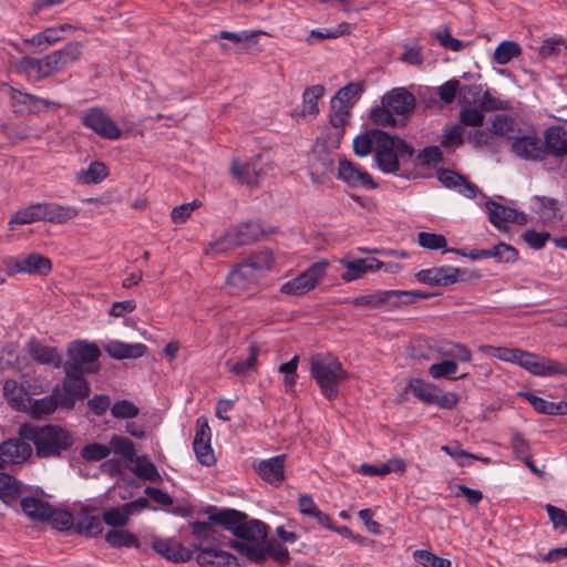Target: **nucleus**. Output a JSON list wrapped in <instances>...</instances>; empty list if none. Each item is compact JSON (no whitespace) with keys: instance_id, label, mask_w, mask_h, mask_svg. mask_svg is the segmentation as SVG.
I'll list each match as a JSON object with an SVG mask.
<instances>
[{"instance_id":"f257e3e1","label":"nucleus","mask_w":567,"mask_h":567,"mask_svg":"<svg viewBox=\"0 0 567 567\" xmlns=\"http://www.w3.org/2000/svg\"><path fill=\"white\" fill-rule=\"evenodd\" d=\"M209 513V520L230 532L237 539L229 540L228 545L248 560L262 557L261 543L266 542L268 526L235 508H219L209 505L204 509Z\"/></svg>"},{"instance_id":"f03ea898","label":"nucleus","mask_w":567,"mask_h":567,"mask_svg":"<svg viewBox=\"0 0 567 567\" xmlns=\"http://www.w3.org/2000/svg\"><path fill=\"white\" fill-rule=\"evenodd\" d=\"M19 436L31 442L39 458H61L69 454L75 436L66 427L47 423L43 425L25 422L18 430Z\"/></svg>"},{"instance_id":"7ed1b4c3","label":"nucleus","mask_w":567,"mask_h":567,"mask_svg":"<svg viewBox=\"0 0 567 567\" xmlns=\"http://www.w3.org/2000/svg\"><path fill=\"white\" fill-rule=\"evenodd\" d=\"M68 359L62 363L65 377L63 382L78 392V395L87 398L90 385L84 373H93L99 369L97 360L101 350L95 343L75 340L68 346Z\"/></svg>"},{"instance_id":"20e7f679","label":"nucleus","mask_w":567,"mask_h":567,"mask_svg":"<svg viewBox=\"0 0 567 567\" xmlns=\"http://www.w3.org/2000/svg\"><path fill=\"white\" fill-rule=\"evenodd\" d=\"M398 136L390 135L380 128L367 130L353 140V152L358 156H367L375 148V162L384 174L396 172L398 161L394 154Z\"/></svg>"},{"instance_id":"39448f33","label":"nucleus","mask_w":567,"mask_h":567,"mask_svg":"<svg viewBox=\"0 0 567 567\" xmlns=\"http://www.w3.org/2000/svg\"><path fill=\"white\" fill-rule=\"evenodd\" d=\"M310 377L317 382L322 395L333 401L339 395V384L348 372L331 353H318L310 358Z\"/></svg>"},{"instance_id":"423d86ee","label":"nucleus","mask_w":567,"mask_h":567,"mask_svg":"<svg viewBox=\"0 0 567 567\" xmlns=\"http://www.w3.org/2000/svg\"><path fill=\"white\" fill-rule=\"evenodd\" d=\"M394 154L398 161V169L391 174L405 179L414 178L419 167H430L443 161L440 146H426L416 154L413 146L399 136Z\"/></svg>"},{"instance_id":"0eeeda50","label":"nucleus","mask_w":567,"mask_h":567,"mask_svg":"<svg viewBox=\"0 0 567 567\" xmlns=\"http://www.w3.org/2000/svg\"><path fill=\"white\" fill-rule=\"evenodd\" d=\"M49 520H51L53 528L69 534L96 536L103 530L99 517L91 515L86 509L75 518L71 512L52 506V515H50Z\"/></svg>"},{"instance_id":"6e6552de","label":"nucleus","mask_w":567,"mask_h":567,"mask_svg":"<svg viewBox=\"0 0 567 567\" xmlns=\"http://www.w3.org/2000/svg\"><path fill=\"white\" fill-rule=\"evenodd\" d=\"M84 399L62 382V391L56 386L51 394L33 400L30 404L29 414L33 420H40L53 413L59 406L73 410L76 401Z\"/></svg>"},{"instance_id":"1a4fd4ad","label":"nucleus","mask_w":567,"mask_h":567,"mask_svg":"<svg viewBox=\"0 0 567 567\" xmlns=\"http://www.w3.org/2000/svg\"><path fill=\"white\" fill-rule=\"evenodd\" d=\"M328 267L329 261L326 259L313 262L297 277L285 282L280 287V292L296 297L308 293L313 290L318 286L319 281L326 276Z\"/></svg>"},{"instance_id":"9d476101","label":"nucleus","mask_w":567,"mask_h":567,"mask_svg":"<svg viewBox=\"0 0 567 567\" xmlns=\"http://www.w3.org/2000/svg\"><path fill=\"white\" fill-rule=\"evenodd\" d=\"M32 455V447L29 441L20 439H8L0 443V464L3 470L8 465L23 464Z\"/></svg>"},{"instance_id":"9b49d317","label":"nucleus","mask_w":567,"mask_h":567,"mask_svg":"<svg viewBox=\"0 0 567 567\" xmlns=\"http://www.w3.org/2000/svg\"><path fill=\"white\" fill-rule=\"evenodd\" d=\"M338 177L350 187H363L367 189H375L379 187L378 183L373 181L372 176L367 171L354 165L347 158L339 161Z\"/></svg>"},{"instance_id":"f8f14e48","label":"nucleus","mask_w":567,"mask_h":567,"mask_svg":"<svg viewBox=\"0 0 567 567\" xmlns=\"http://www.w3.org/2000/svg\"><path fill=\"white\" fill-rule=\"evenodd\" d=\"M198 550L196 561L200 567H240L238 559L229 551L217 548H202L199 544H193Z\"/></svg>"},{"instance_id":"ddd939ff","label":"nucleus","mask_w":567,"mask_h":567,"mask_svg":"<svg viewBox=\"0 0 567 567\" xmlns=\"http://www.w3.org/2000/svg\"><path fill=\"white\" fill-rule=\"evenodd\" d=\"M436 176L443 186L450 189H455L458 194L467 198H475L478 193V187L475 184L470 182L464 175L453 169L439 168Z\"/></svg>"},{"instance_id":"4468645a","label":"nucleus","mask_w":567,"mask_h":567,"mask_svg":"<svg viewBox=\"0 0 567 567\" xmlns=\"http://www.w3.org/2000/svg\"><path fill=\"white\" fill-rule=\"evenodd\" d=\"M381 103L396 115H408L415 107V96L405 87H395L382 96Z\"/></svg>"},{"instance_id":"2eb2a0df","label":"nucleus","mask_w":567,"mask_h":567,"mask_svg":"<svg viewBox=\"0 0 567 567\" xmlns=\"http://www.w3.org/2000/svg\"><path fill=\"white\" fill-rule=\"evenodd\" d=\"M13 266L18 272L38 275L42 277L48 276L52 271L51 259L39 252L17 257Z\"/></svg>"},{"instance_id":"dca6fc26","label":"nucleus","mask_w":567,"mask_h":567,"mask_svg":"<svg viewBox=\"0 0 567 567\" xmlns=\"http://www.w3.org/2000/svg\"><path fill=\"white\" fill-rule=\"evenodd\" d=\"M286 455H277L254 464L255 471L267 483L279 485L285 478Z\"/></svg>"},{"instance_id":"f3484780","label":"nucleus","mask_w":567,"mask_h":567,"mask_svg":"<svg viewBox=\"0 0 567 567\" xmlns=\"http://www.w3.org/2000/svg\"><path fill=\"white\" fill-rule=\"evenodd\" d=\"M25 349L30 358L40 364L60 368L63 363V358L55 347L44 346L34 337L29 340Z\"/></svg>"},{"instance_id":"a211bd4d","label":"nucleus","mask_w":567,"mask_h":567,"mask_svg":"<svg viewBox=\"0 0 567 567\" xmlns=\"http://www.w3.org/2000/svg\"><path fill=\"white\" fill-rule=\"evenodd\" d=\"M544 156L550 154L556 157L567 155V131L560 125L546 128L543 143Z\"/></svg>"},{"instance_id":"6ab92c4d","label":"nucleus","mask_w":567,"mask_h":567,"mask_svg":"<svg viewBox=\"0 0 567 567\" xmlns=\"http://www.w3.org/2000/svg\"><path fill=\"white\" fill-rule=\"evenodd\" d=\"M156 554L172 563H185L192 559L193 553L179 543L155 538L152 544Z\"/></svg>"},{"instance_id":"aec40b11","label":"nucleus","mask_w":567,"mask_h":567,"mask_svg":"<svg viewBox=\"0 0 567 567\" xmlns=\"http://www.w3.org/2000/svg\"><path fill=\"white\" fill-rule=\"evenodd\" d=\"M512 151L524 159L540 161L544 158L543 143L534 135L514 137Z\"/></svg>"},{"instance_id":"412c9836","label":"nucleus","mask_w":567,"mask_h":567,"mask_svg":"<svg viewBox=\"0 0 567 567\" xmlns=\"http://www.w3.org/2000/svg\"><path fill=\"white\" fill-rule=\"evenodd\" d=\"M415 278L419 282L433 287H447L456 284V279L452 277V266L422 269L415 274Z\"/></svg>"},{"instance_id":"4be33fe9","label":"nucleus","mask_w":567,"mask_h":567,"mask_svg":"<svg viewBox=\"0 0 567 567\" xmlns=\"http://www.w3.org/2000/svg\"><path fill=\"white\" fill-rule=\"evenodd\" d=\"M382 306L400 307L402 305L414 303L422 299H427L435 293L424 292L422 290H380Z\"/></svg>"},{"instance_id":"5701e85b","label":"nucleus","mask_w":567,"mask_h":567,"mask_svg":"<svg viewBox=\"0 0 567 567\" xmlns=\"http://www.w3.org/2000/svg\"><path fill=\"white\" fill-rule=\"evenodd\" d=\"M309 167L312 176L323 177L330 174L334 167L331 150L322 144H317L309 159Z\"/></svg>"},{"instance_id":"b1692460","label":"nucleus","mask_w":567,"mask_h":567,"mask_svg":"<svg viewBox=\"0 0 567 567\" xmlns=\"http://www.w3.org/2000/svg\"><path fill=\"white\" fill-rule=\"evenodd\" d=\"M22 512L33 520L45 522L52 515V505L34 496H25L20 501Z\"/></svg>"},{"instance_id":"393cba45","label":"nucleus","mask_w":567,"mask_h":567,"mask_svg":"<svg viewBox=\"0 0 567 567\" xmlns=\"http://www.w3.org/2000/svg\"><path fill=\"white\" fill-rule=\"evenodd\" d=\"M147 352L144 343H125L117 340L109 341V357L116 360L138 359Z\"/></svg>"},{"instance_id":"a878e982","label":"nucleus","mask_w":567,"mask_h":567,"mask_svg":"<svg viewBox=\"0 0 567 567\" xmlns=\"http://www.w3.org/2000/svg\"><path fill=\"white\" fill-rule=\"evenodd\" d=\"M235 245L245 246L259 240L265 231L261 225L257 221H246L239 224L236 228L231 229Z\"/></svg>"},{"instance_id":"bb28decb","label":"nucleus","mask_w":567,"mask_h":567,"mask_svg":"<svg viewBox=\"0 0 567 567\" xmlns=\"http://www.w3.org/2000/svg\"><path fill=\"white\" fill-rule=\"evenodd\" d=\"M261 276L254 271L244 259L228 274L227 282L231 286L246 288L251 284H257Z\"/></svg>"},{"instance_id":"cd10ccee","label":"nucleus","mask_w":567,"mask_h":567,"mask_svg":"<svg viewBox=\"0 0 567 567\" xmlns=\"http://www.w3.org/2000/svg\"><path fill=\"white\" fill-rule=\"evenodd\" d=\"M10 101L16 114L40 112V107H37L39 96L22 92L13 86H10Z\"/></svg>"},{"instance_id":"c85d7f7f","label":"nucleus","mask_w":567,"mask_h":567,"mask_svg":"<svg viewBox=\"0 0 567 567\" xmlns=\"http://www.w3.org/2000/svg\"><path fill=\"white\" fill-rule=\"evenodd\" d=\"M485 207L488 210V220L499 230L506 228L504 226L505 223L516 221V210L513 208L504 206L492 199L485 202Z\"/></svg>"},{"instance_id":"c756f323","label":"nucleus","mask_w":567,"mask_h":567,"mask_svg":"<svg viewBox=\"0 0 567 567\" xmlns=\"http://www.w3.org/2000/svg\"><path fill=\"white\" fill-rule=\"evenodd\" d=\"M44 216V203L31 204L18 210L9 220V226L13 229V225H24L40 220L45 221Z\"/></svg>"},{"instance_id":"7c9ffc66","label":"nucleus","mask_w":567,"mask_h":567,"mask_svg":"<svg viewBox=\"0 0 567 567\" xmlns=\"http://www.w3.org/2000/svg\"><path fill=\"white\" fill-rule=\"evenodd\" d=\"M230 172L241 184L255 186L258 184L261 169L255 162L241 164L238 161H233Z\"/></svg>"},{"instance_id":"2f4dec72","label":"nucleus","mask_w":567,"mask_h":567,"mask_svg":"<svg viewBox=\"0 0 567 567\" xmlns=\"http://www.w3.org/2000/svg\"><path fill=\"white\" fill-rule=\"evenodd\" d=\"M21 483L14 476L0 472V499L4 504H12L21 497Z\"/></svg>"},{"instance_id":"473e14b6","label":"nucleus","mask_w":567,"mask_h":567,"mask_svg":"<svg viewBox=\"0 0 567 567\" xmlns=\"http://www.w3.org/2000/svg\"><path fill=\"white\" fill-rule=\"evenodd\" d=\"M45 221L63 224L78 216V209L58 203H44Z\"/></svg>"},{"instance_id":"72a5a7b5","label":"nucleus","mask_w":567,"mask_h":567,"mask_svg":"<svg viewBox=\"0 0 567 567\" xmlns=\"http://www.w3.org/2000/svg\"><path fill=\"white\" fill-rule=\"evenodd\" d=\"M324 86L316 84L305 90L302 94V109L299 113L301 116H316L319 113L318 101L324 94Z\"/></svg>"},{"instance_id":"f704fd0d","label":"nucleus","mask_w":567,"mask_h":567,"mask_svg":"<svg viewBox=\"0 0 567 567\" xmlns=\"http://www.w3.org/2000/svg\"><path fill=\"white\" fill-rule=\"evenodd\" d=\"M71 29L72 25L68 23L61 24L56 28H47L43 31L34 34L31 39H25L24 42L35 47L54 44L55 42L63 39V31Z\"/></svg>"},{"instance_id":"c9c22d12","label":"nucleus","mask_w":567,"mask_h":567,"mask_svg":"<svg viewBox=\"0 0 567 567\" xmlns=\"http://www.w3.org/2000/svg\"><path fill=\"white\" fill-rule=\"evenodd\" d=\"M132 463H134V466L131 470L138 478L153 483L161 481V475L157 467L150 461L146 455H136Z\"/></svg>"},{"instance_id":"e433bc0d","label":"nucleus","mask_w":567,"mask_h":567,"mask_svg":"<svg viewBox=\"0 0 567 567\" xmlns=\"http://www.w3.org/2000/svg\"><path fill=\"white\" fill-rule=\"evenodd\" d=\"M261 550L262 557H260V559H250V561L260 564L266 560L267 556H270L280 565H286L290 559L288 549L284 547L280 543L276 542L275 539L268 543H261Z\"/></svg>"},{"instance_id":"4c0bfd02","label":"nucleus","mask_w":567,"mask_h":567,"mask_svg":"<svg viewBox=\"0 0 567 567\" xmlns=\"http://www.w3.org/2000/svg\"><path fill=\"white\" fill-rule=\"evenodd\" d=\"M111 451L127 462H133L136 456L134 443L130 439L116 434L109 441V453Z\"/></svg>"},{"instance_id":"58836bf2","label":"nucleus","mask_w":567,"mask_h":567,"mask_svg":"<svg viewBox=\"0 0 567 567\" xmlns=\"http://www.w3.org/2000/svg\"><path fill=\"white\" fill-rule=\"evenodd\" d=\"M109 546L114 548H140L141 542L138 537L127 529H110Z\"/></svg>"},{"instance_id":"ea45409f","label":"nucleus","mask_w":567,"mask_h":567,"mask_svg":"<svg viewBox=\"0 0 567 567\" xmlns=\"http://www.w3.org/2000/svg\"><path fill=\"white\" fill-rule=\"evenodd\" d=\"M245 260L252 268V270L259 274L261 277H264L265 274L272 268L275 261L272 251L269 249L254 252Z\"/></svg>"},{"instance_id":"a19ab883","label":"nucleus","mask_w":567,"mask_h":567,"mask_svg":"<svg viewBox=\"0 0 567 567\" xmlns=\"http://www.w3.org/2000/svg\"><path fill=\"white\" fill-rule=\"evenodd\" d=\"M409 389L420 401L427 404L435 402V394H437L436 385L422 379H413L409 383Z\"/></svg>"},{"instance_id":"79ce46f5","label":"nucleus","mask_w":567,"mask_h":567,"mask_svg":"<svg viewBox=\"0 0 567 567\" xmlns=\"http://www.w3.org/2000/svg\"><path fill=\"white\" fill-rule=\"evenodd\" d=\"M248 351L249 355L246 359H238L236 362H233L231 360L226 361V365L228 367L231 373L236 375H241L256 365L257 357L259 354L258 347L251 343L248 348Z\"/></svg>"},{"instance_id":"37998d69","label":"nucleus","mask_w":567,"mask_h":567,"mask_svg":"<svg viewBox=\"0 0 567 567\" xmlns=\"http://www.w3.org/2000/svg\"><path fill=\"white\" fill-rule=\"evenodd\" d=\"M82 123L102 137H106V114L102 109H91L83 115Z\"/></svg>"},{"instance_id":"c03bdc74","label":"nucleus","mask_w":567,"mask_h":567,"mask_svg":"<svg viewBox=\"0 0 567 567\" xmlns=\"http://www.w3.org/2000/svg\"><path fill=\"white\" fill-rule=\"evenodd\" d=\"M106 176V166L102 162H92L87 169L76 174V179L82 184H99Z\"/></svg>"},{"instance_id":"a18cd8bd","label":"nucleus","mask_w":567,"mask_h":567,"mask_svg":"<svg viewBox=\"0 0 567 567\" xmlns=\"http://www.w3.org/2000/svg\"><path fill=\"white\" fill-rule=\"evenodd\" d=\"M520 45L515 41H503L494 51V62L501 65L507 64L513 58L520 55Z\"/></svg>"},{"instance_id":"49530a36","label":"nucleus","mask_w":567,"mask_h":567,"mask_svg":"<svg viewBox=\"0 0 567 567\" xmlns=\"http://www.w3.org/2000/svg\"><path fill=\"white\" fill-rule=\"evenodd\" d=\"M363 91V84L360 82H350L346 86L341 87L331 99V106L336 107L339 105H351L350 100L359 96Z\"/></svg>"},{"instance_id":"de8ad7c7","label":"nucleus","mask_w":567,"mask_h":567,"mask_svg":"<svg viewBox=\"0 0 567 567\" xmlns=\"http://www.w3.org/2000/svg\"><path fill=\"white\" fill-rule=\"evenodd\" d=\"M111 415L117 420H131L138 415V406L126 399L115 401L110 408Z\"/></svg>"},{"instance_id":"09e8293b","label":"nucleus","mask_w":567,"mask_h":567,"mask_svg":"<svg viewBox=\"0 0 567 567\" xmlns=\"http://www.w3.org/2000/svg\"><path fill=\"white\" fill-rule=\"evenodd\" d=\"M340 264L346 267V271L341 274V279L344 282H350L361 278L364 271V258H342L340 259Z\"/></svg>"},{"instance_id":"8fccbe9b","label":"nucleus","mask_w":567,"mask_h":567,"mask_svg":"<svg viewBox=\"0 0 567 567\" xmlns=\"http://www.w3.org/2000/svg\"><path fill=\"white\" fill-rule=\"evenodd\" d=\"M514 120L511 116L504 114L495 115L489 127L492 135L507 137V140L514 138L509 135V133L514 132Z\"/></svg>"},{"instance_id":"3c124183","label":"nucleus","mask_w":567,"mask_h":567,"mask_svg":"<svg viewBox=\"0 0 567 567\" xmlns=\"http://www.w3.org/2000/svg\"><path fill=\"white\" fill-rule=\"evenodd\" d=\"M488 254L499 262L514 264L518 259L517 249L503 241L488 249Z\"/></svg>"},{"instance_id":"603ef678","label":"nucleus","mask_w":567,"mask_h":567,"mask_svg":"<svg viewBox=\"0 0 567 567\" xmlns=\"http://www.w3.org/2000/svg\"><path fill=\"white\" fill-rule=\"evenodd\" d=\"M509 444L513 450L514 458L523 462L532 456L529 442L525 439L523 433L513 431Z\"/></svg>"},{"instance_id":"864d4df0","label":"nucleus","mask_w":567,"mask_h":567,"mask_svg":"<svg viewBox=\"0 0 567 567\" xmlns=\"http://www.w3.org/2000/svg\"><path fill=\"white\" fill-rule=\"evenodd\" d=\"M42 63V59L22 56L17 65V70L28 76H32L34 74L37 80H42L44 79Z\"/></svg>"},{"instance_id":"5fc2aeb1","label":"nucleus","mask_w":567,"mask_h":567,"mask_svg":"<svg viewBox=\"0 0 567 567\" xmlns=\"http://www.w3.org/2000/svg\"><path fill=\"white\" fill-rule=\"evenodd\" d=\"M464 128L461 124L445 125L443 128V137L441 146L449 148L452 146H461L464 143Z\"/></svg>"},{"instance_id":"6e6d98bb","label":"nucleus","mask_w":567,"mask_h":567,"mask_svg":"<svg viewBox=\"0 0 567 567\" xmlns=\"http://www.w3.org/2000/svg\"><path fill=\"white\" fill-rule=\"evenodd\" d=\"M417 244L429 250L444 249L447 246L445 236L436 233L421 231L417 234Z\"/></svg>"},{"instance_id":"4d7b16f0","label":"nucleus","mask_w":567,"mask_h":567,"mask_svg":"<svg viewBox=\"0 0 567 567\" xmlns=\"http://www.w3.org/2000/svg\"><path fill=\"white\" fill-rule=\"evenodd\" d=\"M415 560L424 567H451L452 563L447 558L439 557L435 554L417 549L413 553Z\"/></svg>"},{"instance_id":"13d9d810","label":"nucleus","mask_w":567,"mask_h":567,"mask_svg":"<svg viewBox=\"0 0 567 567\" xmlns=\"http://www.w3.org/2000/svg\"><path fill=\"white\" fill-rule=\"evenodd\" d=\"M543 357L520 350L516 364L534 375L540 377Z\"/></svg>"},{"instance_id":"bf43d9fd","label":"nucleus","mask_w":567,"mask_h":567,"mask_svg":"<svg viewBox=\"0 0 567 567\" xmlns=\"http://www.w3.org/2000/svg\"><path fill=\"white\" fill-rule=\"evenodd\" d=\"M59 58L62 66L65 69L68 65L78 61L81 56V44L79 42H69L62 49L53 51Z\"/></svg>"},{"instance_id":"052dcab7","label":"nucleus","mask_w":567,"mask_h":567,"mask_svg":"<svg viewBox=\"0 0 567 567\" xmlns=\"http://www.w3.org/2000/svg\"><path fill=\"white\" fill-rule=\"evenodd\" d=\"M462 92V84L461 81L457 79H451L443 83L437 89V94L441 99V101L445 104H451L454 102L456 96H461Z\"/></svg>"},{"instance_id":"680f3d73","label":"nucleus","mask_w":567,"mask_h":567,"mask_svg":"<svg viewBox=\"0 0 567 567\" xmlns=\"http://www.w3.org/2000/svg\"><path fill=\"white\" fill-rule=\"evenodd\" d=\"M393 114L394 112L389 106L381 103V106H375L370 111V120L375 125L395 126L398 121Z\"/></svg>"},{"instance_id":"e2e57ef3","label":"nucleus","mask_w":567,"mask_h":567,"mask_svg":"<svg viewBox=\"0 0 567 567\" xmlns=\"http://www.w3.org/2000/svg\"><path fill=\"white\" fill-rule=\"evenodd\" d=\"M457 370L458 365L454 360H444L431 364L429 368V374L433 379L451 378V375L455 374Z\"/></svg>"},{"instance_id":"0e129e2a","label":"nucleus","mask_w":567,"mask_h":567,"mask_svg":"<svg viewBox=\"0 0 567 567\" xmlns=\"http://www.w3.org/2000/svg\"><path fill=\"white\" fill-rule=\"evenodd\" d=\"M234 247H237V245H235L233 233L231 230H227L221 237L209 244L206 249V255L224 254Z\"/></svg>"},{"instance_id":"69168bd1","label":"nucleus","mask_w":567,"mask_h":567,"mask_svg":"<svg viewBox=\"0 0 567 567\" xmlns=\"http://www.w3.org/2000/svg\"><path fill=\"white\" fill-rule=\"evenodd\" d=\"M522 238L530 248L538 250L545 247L547 240L550 239V234L546 230L537 231L530 228L523 233Z\"/></svg>"},{"instance_id":"338daca9","label":"nucleus","mask_w":567,"mask_h":567,"mask_svg":"<svg viewBox=\"0 0 567 567\" xmlns=\"http://www.w3.org/2000/svg\"><path fill=\"white\" fill-rule=\"evenodd\" d=\"M567 377V363L543 357L540 377Z\"/></svg>"},{"instance_id":"774afa93","label":"nucleus","mask_w":567,"mask_h":567,"mask_svg":"<svg viewBox=\"0 0 567 567\" xmlns=\"http://www.w3.org/2000/svg\"><path fill=\"white\" fill-rule=\"evenodd\" d=\"M81 457L86 462H97L106 457V445L101 443L86 444L80 451Z\"/></svg>"}]
</instances>
